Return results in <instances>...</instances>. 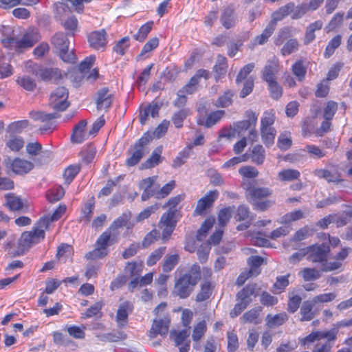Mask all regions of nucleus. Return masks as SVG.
<instances>
[{"label": "nucleus", "mask_w": 352, "mask_h": 352, "mask_svg": "<svg viewBox=\"0 0 352 352\" xmlns=\"http://www.w3.org/2000/svg\"><path fill=\"white\" fill-rule=\"evenodd\" d=\"M308 63L304 60L300 59L295 62L292 67L293 74L297 78L298 81H303L307 74Z\"/></svg>", "instance_id": "26"}, {"label": "nucleus", "mask_w": 352, "mask_h": 352, "mask_svg": "<svg viewBox=\"0 0 352 352\" xmlns=\"http://www.w3.org/2000/svg\"><path fill=\"white\" fill-rule=\"evenodd\" d=\"M207 330L206 322L201 320L194 327L192 338L194 341H199L205 334Z\"/></svg>", "instance_id": "52"}, {"label": "nucleus", "mask_w": 352, "mask_h": 352, "mask_svg": "<svg viewBox=\"0 0 352 352\" xmlns=\"http://www.w3.org/2000/svg\"><path fill=\"white\" fill-rule=\"evenodd\" d=\"M293 8V2H289L286 5L280 7L278 10L272 13V19L269 24L276 28L277 22L281 21L285 16H288L291 13Z\"/></svg>", "instance_id": "19"}, {"label": "nucleus", "mask_w": 352, "mask_h": 352, "mask_svg": "<svg viewBox=\"0 0 352 352\" xmlns=\"http://www.w3.org/2000/svg\"><path fill=\"white\" fill-rule=\"evenodd\" d=\"M210 77V72L208 70L200 69L190 79L189 82L183 87L179 92L192 94L197 90V86L201 78L208 79Z\"/></svg>", "instance_id": "9"}, {"label": "nucleus", "mask_w": 352, "mask_h": 352, "mask_svg": "<svg viewBox=\"0 0 352 352\" xmlns=\"http://www.w3.org/2000/svg\"><path fill=\"white\" fill-rule=\"evenodd\" d=\"M248 120H241L233 123L232 126L236 133L240 134L242 131L248 130L252 125L255 126L257 121V116L252 111L246 112Z\"/></svg>", "instance_id": "18"}, {"label": "nucleus", "mask_w": 352, "mask_h": 352, "mask_svg": "<svg viewBox=\"0 0 352 352\" xmlns=\"http://www.w3.org/2000/svg\"><path fill=\"white\" fill-rule=\"evenodd\" d=\"M187 116L188 113L186 109H181L173 114L172 117V121L176 128L179 129L182 127L183 122L186 118Z\"/></svg>", "instance_id": "60"}, {"label": "nucleus", "mask_w": 352, "mask_h": 352, "mask_svg": "<svg viewBox=\"0 0 352 352\" xmlns=\"http://www.w3.org/2000/svg\"><path fill=\"white\" fill-rule=\"evenodd\" d=\"M320 269L305 267L299 272V275L305 281H314L320 278Z\"/></svg>", "instance_id": "35"}, {"label": "nucleus", "mask_w": 352, "mask_h": 352, "mask_svg": "<svg viewBox=\"0 0 352 352\" xmlns=\"http://www.w3.org/2000/svg\"><path fill=\"white\" fill-rule=\"evenodd\" d=\"M177 210H172V208H169L168 210L164 213L161 217L160 225L162 226H176L177 219L176 213Z\"/></svg>", "instance_id": "34"}, {"label": "nucleus", "mask_w": 352, "mask_h": 352, "mask_svg": "<svg viewBox=\"0 0 352 352\" xmlns=\"http://www.w3.org/2000/svg\"><path fill=\"white\" fill-rule=\"evenodd\" d=\"M338 110V103L333 100L327 102L324 109L323 117L325 120H332Z\"/></svg>", "instance_id": "54"}, {"label": "nucleus", "mask_w": 352, "mask_h": 352, "mask_svg": "<svg viewBox=\"0 0 352 352\" xmlns=\"http://www.w3.org/2000/svg\"><path fill=\"white\" fill-rule=\"evenodd\" d=\"M189 331L187 329H184L179 331H171L170 337L174 340L176 346L182 345L185 342H186L187 338L189 336Z\"/></svg>", "instance_id": "43"}, {"label": "nucleus", "mask_w": 352, "mask_h": 352, "mask_svg": "<svg viewBox=\"0 0 352 352\" xmlns=\"http://www.w3.org/2000/svg\"><path fill=\"white\" fill-rule=\"evenodd\" d=\"M113 94L107 87L99 89L97 92L96 107L98 110L109 109L113 102Z\"/></svg>", "instance_id": "11"}, {"label": "nucleus", "mask_w": 352, "mask_h": 352, "mask_svg": "<svg viewBox=\"0 0 352 352\" xmlns=\"http://www.w3.org/2000/svg\"><path fill=\"white\" fill-rule=\"evenodd\" d=\"M299 47V42L296 38H290L283 46L280 53L283 56H286L298 51Z\"/></svg>", "instance_id": "40"}, {"label": "nucleus", "mask_w": 352, "mask_h": 352, "mask_svg": "<svg viewBox=\"0 0 352 352\" xmlns=\"http://www.w3.org/2000/svg\"><path fill=\"white\" fill-rule=\"evenodd\" d=\"M153 25V22L149 21L142 25L138 33L133 36L134 38L140 42L144 41L152 30Z\"/></svg>", "instance_id": "45"}, {"label": "nucleus", "mask_w": 352, "mask_h": 352, "mask_svg": "<svg viewBox=\"0 0 352 352\" xmlns=\"http://www.w3.org/2000/svg\"><path fill=\"white\" fill-rule=\"evenodd\" d=\"M179 261V256L173 254L166 256L163 264V270L165 272H170Z\"/></svg>", "instance_id": "63"}, {"label": "nucleus", "mask_w": 352, "mask_h": 352, "mask_svg": "<svg viewBox=\"0 0 352 352\" xmlns=\"http://www.w3.org/2000/svg\"><path fill=\"white\" fill-rule=\"evenodd\" d=\"M96 153V148L94 145L89 144L85 147L80 153L82 160L85 163L91 162L95 157Z\"/></svg>", "instance_id": "50"}, {"label": "nucleus", "mask_w": 352, "mask_h": 352, "mask_svg": "<svg viewBox=\"0 0 352 352\" xmlns=\"http://www.w3.org/2000/svg\"><path fill=\"white\" fill-rule=\"evenodd\" d=\"M219 192L217 190H210L202 198H201L197 204L195 210H194L195 215H202L205 213L206 210L210 208L218 198Z\"/></svg>", "instance_id": "7"}, {"label": "nucleus", "mask_w": 352, "mask_h": 352, "mask_svg": "<svg viewBox=\"0 0 352 352\" xmlns=\"http://www.w3.org/2000/svg\"><path fill=\"white\" fill-rule=\"evenodd\" d=\"M162 152V146H157L153 151L151 157L146 160V161L142 164V166L145 168H151L157 166L162 160L161 154Z\"/></svg>", "instance_id": "30"}, {"label": "nucleus", "mask_w": 352, "mask_h": 352, "mask_svg": "<svg viewBox=\"0 0 352 352\" xmlns=\"http://www.w3.org/2000/svg\"><path fill=\"white\" fill-rule=\"evenodd\" d=\"M234 96V92L230 89H228L221 95L214 102V106L217 107L226 108L232 104V98Z\"/></svg>", "instance_id": "33"}, {"label": "nucleus", "mask_w": 352, "mask_h": 352, "mask_svg": "<svg viewBox=\"0 0 352 352\" xmlns=\"http://www.w3.org/2000/svg\"><path fill=\"white\" fill-rule=\"evenodd\" d=\"M314 174L319 178L326 179L328 182H340V179L336 175L333 174L331 172L326 169H316L314 171Z\"/></svg>", "instance_id": "49"}, {"label": "nucleus", "mask_w": 352, "mask_h": 352, "mask_svg": "<svg viewBox=\"0 0 352 352\" xmlns=\"http://www.w3.org/2000/svg\"><path fill=\"white\" fill-rule=\"evenodd\" d=\"M108 254V248H102L98 246H95V248L92 251L87 252L85 257L87 260H97L105 257Z\"/></svg>", "instance_id": "42"}, {"label": "nucleus", "mask_w": 352, "mask_h": 352, "mask_svg": "<svg viewBox=\"0 0 352 352\" xmlns=\"http://www.w3.org/2000/svg\"><path fill=\"white\" fill-rule=\"evenodd\" d=\"M104 305L102 302H97L94 305L88 308L86 311L82 314V318H89L94 316H96L100 314V316H102L101 309Z\"/></svg>", "instance_id": "48"}, {"label": "nucleus", "mask_w": 352, "mask_h": 352, "mask_svg": "<svg viewBox=\"0 0 352 352\" xmlns=\"http://www.w3.org/2000/svg\"><path fill=\"white\" fill-rule=\"evenodd\" d=\"M6 206L11 211H26L28 206L24 201L19 196L13 193H8L5 196Z\"/></svg>", "instance_id": "13"}, {"label": "nucleus", "mask_w": 352, "mask_h": 352, "mask_svg": "<svg viewBox=\"0 0 352 352\" xmlns=\"http://www.w3.org/2000/svg\"><path fill=\"white\" fill-rule=\"evenodd\" d=\"M40 39L37 33H28L23 35L21 39H18V52L32 47Z\"/></svg>", "instance_id": "21"}, {"label": "nucleus", "mask_w": 352, "mask_h": 352, "mask_svg": "<svg viewBox=\"0 0 352 352\" xmlns=\"http://www.w3.org/2000/svg\"><path fill=\"white\" fill-rule=\"evenodd\" d=\"M50 224L48 218H41L32 228L31 231L22 233L19 240V245L21 250H28L32 245L38 243L45 238V230Z\"/></svg>", "instance_id": "1"}, {"label": "nucleus", "mask_w": 352, "mask_h": 352, "mask_svg": "<svg viewBox=\"0 0 352 352\" xmlns=\"http://www.w3.org/2000/svg\"><path fill=\"white\" fill-rule=\"evenodd\" d=\"M87 121L82 120L80 121L73 129V133L71 135V141L73 143L80 144L89 138L88 133L85 131Z\"/></svg>", "instance_id": "17"}, {"label": "nucleus", "mask_w": 352, "mask_h": 352, "mask_svg": "<svg viewBox=\"0 0 352 352\" xmlns=\"http://www.w3.org/2000/svg\"><path fill=\"white\" fill-rule=\"evenodd\" d=\"M65 195V190L63 187L58 186L55 189L49 191L47 195V199L50 202L54 203L59 201Z\"/></svg>", "instance_id": "58"}, {"label": "nucleus", "mask_w": 352, "mask_h": 352, "mask_svg": "<svg viewBox=\"0 0 352 352\" xmlns=\"http://www.w3.org/2000/svg\"><path fill=\"white\" fill-rule=\"evenodd\" d=\"M143 263L142 262H128L125 267V271L129 274L130 276H135L142 272Z\"/></svg>", "instance_id": "56"}, {"label": "nucleus", "mask_w": 352, "mask_h": 352, "mask_svg": "<svg viewBox=\"0 0 352 352\" xmlns=\"http://www.w3.org/2000/svg\"><path fill=\"white\" fill-rule=\"evenodd\" d=\"M262 140L266 146H270L274 143L276 135V131L274 128L263 129L261 131Z\"/></svg>", "instance_id": "59"}, {"label": "nucleus", "mask_w": 352, "mask_h": 352, "mask_svg": "<svg viewBox=\"0 0 352 352\" xmlns=\"http://www.w3.org/2000/svg\"><path fill=\"white\" fill-rule=\"evenodd\" d=\"M69 92L64 87H58L50 95V104L52 109L56 111H65L69 105L67 101Z\"/></svg>", "instance_id": "5"}, {"label": "nucleus", "mask_w": 352, "mask_h": 352, "mask_svg": "<svg viewBox=\"0 0 352 352\" xmlns=\"http://www.w3.org/2000/svg\"><path fill=\"white\" fill-rule=\"evenodd\" d=\"M170 319L168 316L162 318L153 320L151 329L149 331L151 338H155L157 335H165L168 333Z\"/></svg>", "instance_id": "8"}, {"label": "nucleus", "mask_w": 352, "mask_h": 352, "mask_svg": "<svg viewBox=\"0 0 352 352\" xmlns=\"http://www.w3.org/2000/svg\"><path fill=\"white\" fill-rule=\"evenodd\" d=\"M274 30L275 28L268 23L262 34L255 38L256 44L263 45L266 43Z\"/></svg>", "instance_id": "55"}, {"label": "nucleus", "mask_w": 352, "mask_h": 352, "mask_svg": "<svg viewBox=\"0 0 352 352\" xmlns=\"http://www.w3.org/2000/svg\"><path fill=\"white\" fill-rule=\"evenodd\" d=\"M30 116L33 120L41 122H47L58 117L57 113H45L42 111L32 112Z\"/></svg>", "instance_id": "53"}, {"label": "nucleus", "mask_w": 352, "mask_h": 352, "mask_svg": "<svg viewBox=\"0 0 352 352\" xmlns=\"http://www.w3.org/2000/svg\"><path fill=\"white\" fill-rule=\"evenodd\" d=\"M52 44L59 51L60 58L67 63L74 62L76 57L72 51H69V40L63 32L54 34L51 39Z\"/></svg>", "instance_id": "2"}, {"label": "nucleus", "mask_w": 352, "mask_h": 352, "mask_svg": "<svg viewBox=\"0 0 352 352\" xmlns=\"http://www.w3.org/2000/svg\"><path fill=\"white\" fill-rule=\"evenodd\" d=\"M251 157L252 162L257 165L262 164L265 159V151L264 148L260 144L254 146L252 151Z\"/></svg>", "instance_id": "38"}, {"label": "nucleus", "mask_w": 352, "mask_h": 352, "mask_svg": "<svg viewBox=\"0 0 352 352\" xmlns=\"http://www.w3.org/2000/svg\"><path fill=\"white\" fill-rule=\"evenodd\" d=\"M323 23L322 21H316L310 23L306 28L305 34L304 37V44L308 45L314 41L316 38L315 32L322 29Z\"/></svg>", "instance_id": "23"}, {"label": "nucleus", "mask_w": 352, "mask_h": 352, "mask_svg": "<svg viewBox=\"0 0 352 352\" xmlns=\"http://www.w3.org/2000/svg\"><path fill=\"white\" fill-rule=\"evenodd\" d=\"M227 58L225 56L219 54L217 58V63L214 67V69L216 73L215 78L217 80L226 74L227 72Z\"/></svg>", "instance_id": "31"}, {"label": "nucleus", "mask_w": 352, "mask_h": 352, "mask_svg": "<svg viewBox=\"0 0 352 352\" xmlns=\"http://www.w3.org/2000/svg\"><path fill=\"white\" fill-rule=\"evenodd\" d=\"M256 288V284H248L236 295L238 301H241L247 305H249L252 302V296L254 294Z\"/></svg>", "instance_id": "25"}, {"label": "nucleus", "mask_w": 352, "mask_h": 352, "mask_svg": "<svg viewBox=\"0 0 352 352\" xmlns=\"http://www.w3.org/2000/svg\"><path fill=\"white\" fill-rule=\"evenodd\" d=\"M267 323L270 327H275L282 325L288 320V316L286 313H280L275 316L267 315Z\"/></svg>", "instance_id": "36"}, {"label": "nucleus", "mask_w": 352, "mask_h": 352, "mask_svg": "<svg viewBox=\"0 0 352 352\" xmlns=\"http://www.w3.org/2000/svg\"><path fill=\"white\" fill-rule=\"evenodd\" d=\"M300 177V173L296 169H283L277 175L278 180L281 182H292L297 180Z\"/></svg>", "instance_id": "32"}, {"label": "nucleus", "mask_w": 352, "mask_h": 352, "mask_svg": "<svg viewBox=\"0 0 352 352\" xmlns=\"http://www.w3.org/2000/svg\"><path fill=\"white\" fill-rule=\"evenodd\" d=\"M306 253L307 260L314 263H318L320 267L329 257L330 248L329 245L324 244L314 245L307 248Z\"/></svg>", "instance_id": "4"}, {"label": "nucleus", "mask_w": 352, "mask_h": 352, "mask_svg": "<svg viewBox=\"0 0 352 352\" xmlns=\"http://www.w3.org/2000/svg\"><path fill=\"white\" fill-rule=\"evenodd\" d=\"M153 67V64H151L148 66H147L141 73L140 76L138 77L137 80V85L138 87L140 90H144V85L149 79L150 75H151V70Z\"/></svg>", "instance_id": "51"}, {"label": "nucleus", "mask_w": 352, "mask_h": 352, "mask_svg": "<svg viewBox=\"0 0 352 352\" xmlns=\"http://www.w3.org/2000/svg\"><path fill=\"white\" fill-rule=\"evenodd\" d=\"M196 284H194L190 278L182 275L175 282L173 293L180 298H188L194 289Z\"/></svg>", "instance_id": "6"}, {"label": "nucleus", "mask_w": 352, "mask_h": 352, "mask_svg": "<svg viewBox=\"0 0 352 352\" xmlns=\"http://www.w3.org/2000/svg\"><path fill=\"white\" fill-rule=\"evenodd\" d=\"M176 184L175 181L171 180L162 188H160V186L157 185V189L155 190L156 192V199H162L166 197L175 188Z\"/></svg>", "instance_id": "37"}, {"label": "nucleus", "mask_w": 352, "mask_h": 352, "mask_svg": "<svg viewBox=\"0 0 352 352\" xmlns=\"http://www.w3.org/2000/svg\"><path fill=\"white\" fill-rule=\"evenodd\" d=\"M38 78L45 82H56L63 78V74L58 68L42 67Z\"/></svg>", "instance_id": "16"}, {"label": "nucleus", "mask_w": 352, "mask_h": 352, "mask_svg": "<svg viewBox=\"0 0 352 352\" xmlns=\"http://www.w3.org/2000/svg\"><path fill=\"white\" fill-rule=\"evenodd\" d=\"M225 111L223 110H217L211 112L207 117L204 126L207 128H210L213 125L218 123L221 119L225 115Z\"/></svg>", "instance_id": "41"}, {"label": "nucleus", "mask_w": 352, "mask_h": 352, "mask_svg": "<svg viewBox=\"0 0 352 352\" xmlns=\"http://www.w3.org/2000/svg\"><path fill=\"white\" fill-rule=\"evenodd\" d=\"M88 42L90 47L98 50L104 48L107 45V32L102 29L98 31H94L90 33L88 36Z\"/></svg>", "instance_id": "10"}, {"label": "nucleus", "mask_w": 352, "mask_h": 352, "mask_svg": "<svg viewBox=\"0 0 352 352\" xmlns=\"http://www.w3.org/2000/svg\"><path fill=\"white\" fill-rule=\"evenodd\" d=\"M133 308V306L129 301H125L120 305L116 317L119 327H124L127 324L129 314Z\"/></svg>", "instance_id": "14"}, {"label": "nucleus", "mask_w": 352, "mask_h": 352, "mask_svg": "<svg viewBox=\"0 0 352 352\" xmlns=\"http://www.w3.org/2000/svg\"><path fill=\"white\" fill-rule=\"evenodd\" d=\"M220 22L226 29H230L237 23L235 10L232 6L224 8L220 17Z\"/></svg>", "instance_id": "12"}, {"label": "nucleus", "mask_w": 352, "mask_h": 352, "mask_svg": "<svg viewBox=\"0 0 352 352\" xmlns=\"http://www.w3.org/2000/svg\"><path fill=\"white\" fill-rule=\"evenodd\" d=\"M212 292V287L210 282H206L201 285V289L196 296L197 302H203L210 298Z\"/></svg>", "instance_id": "39"}, {"label": "nucleus", "mask_w": 352, "mask_h": 352, "mask_svg": "<svg viewBox=\"0 0 352 352\" xmlns=\"http://www.w3.org/2000/svg\"><path fill=\"white\" fill-rule=\"evenodd\" d=\"M184 275L190 278L191 281L194 284H197L199 280L201 279V268L197 264H194L190 267L189 272Z\"/></svg>", "instance_id": "61"}, {"label": "nucleus", "mask_w": 352, "mask_h": 352, "mask_svg": "<svg viewBox=\"0 0 352 352\" xmlns=\"http://www.w3.org/2000/svg\"><path fill=\"white\" fill-rule=\"evenodd\" d=\"M152 141V135L149 132L145 133L133 146V150L131 156L126 159V164L129 166H133L139 163L146 151V146Z\"/></svg>", "instance_id": "3"}, {"label": "nucleus", "mask_w": 352, "mask_h": 352, "mask_svg": "<svg viewBox=\"0 0 352 352\" xmlns=\"http://www.w3.org/2000/svg\"><path fill=\"white\" fill-rule=\"evenodd\" d=\"M157 177H149L145 178L140 181V188L143 190H147L151 191H155L157 189V185L155 184V182L156 181Z\"/></svg>", "instance_id": "62"}, {"label": "nucleus", "mask_w": 352, "mask_h": 352, "mask_svg": "<svg viewBox=\"0 0 352 352\" xmlns=\"http://www.w3.org/2000/svg\"><path fill=\"white\" fill-rule=\"evenodd\" d=\"M272 195V190L267 187H250L248 190L250 202L261 200Z\"/></svg>", "instance_id": "15"}, {"label": "nucleus", "mask_w": 352, "mask_h": 352, "mask_svg": "<svg viewBox=\"0 0 352 352\" xmlns=\"http://www.w3.org/2000/svg\"><path fill=\"white\" fill-rule=\"evenodd\" d=\"M118 235V233L111 232L107 229L99 236L96 241L95 246H98L102 248H108L109 245L113 243Z\"/></svg>", "instance_id": "24"}, {"label": "nucleus", "mask_w": 352, "mask_h": 352, "mask_svg": "<svg viewBox=\"0 0 352 352\" xmlns=\"http://www.w3.org/2000/svg\"><path fill=\"white\" fill-rule=\"evenodd\" d=\"M166 249V247H160L154 250L146 261L147 265L153 266L155 265L164 254Z\"/></svg>", "instance_id": "57"}, {"label": "nucleus", "mask_w": 352, "mask_h": 352, "mask_svg": "<svg viewBox=\"0 0 352 352\" xmlns=\"http://www.w3.org/2000/svg\"><path fill=\"white\" fill-rule=\"evenodd\" d=\"M34 167L33 164L25 160L15 159L12 163V169L16 174H25L30 172Z\"/></svg>", "instance_id": "22"}, {"label": "nucleus", "mask_w": 352, "mask_h": 352, "mask_svg": "<svg viewBox=\"0 0 352 352\" xmlns=\"http://www.w3.org/2000/svg\"><path fill=\"white\" fill-rule=\"evenodd\" d=\"M160 106L157 103H152L141 108L140 112V122L142 124H145L148 118L151 116L153 118L158 116Z\"/></svg>", "instance_id": "20"}, {"label": "nucleus", "mask_w": 352, "mask_h": 352, "mask_svg": "<svg viewBox=\"0 0 352 352\" xmlns=\"http://www.w3.org/2000/svg\"><path fill=\"white\" fill-rule=\"evenodd\" d=\"M131 218V212L130 211H125L119 217L116 219L113 223L110 225L108 230L111 232L117 233L116 231L118 228H121L126 226Z\"/></svg>", "instance_id": "28"}, {"label": "nucleus", "mask_w": 352, "mask_h": 352, "mask_svg": "<svg viewBox=\"0 0 352 352\" xmlns=\"http://www.w3.org/2000/svg\"><path fill=\"white\" fill-rule=\"evenodd\" d=\"M309 11H310V10L309 9L308 6H307V3H302L297 6H295V4L294 3V8L290 13L292 14L291 17L292 19L295 20L301 19Z\"/></svg>", "instance_id": "46"}, {"label": "nucleus", "mask_w": 352, "mask_h": 352, "mask_svg": "<svg viewBox=\"0 0 352 352\" xmlns=\"http://www.w3.org/2000/svg\"><path fill=\"white\" fill-rule=\"evenodd\" d=\"M341 41L342 36L337 35L329 42L324 54L325 58H329L333 54L335 50L340 45Z\"/></svg>", "instance_id": "47"}, {"label": "nucleus", "mask_w": 352, "mask_h": 352, "mask_svg": "<svg viewBox=\"0 0 352 352\" xmlns=\"http://www.w3.org/2000/svg\"><path fill=\"white\" fill-rule=\"evenodd\" d=\"M315 305L312 300H305L300 307L301 321H310L315 317L313 307Z\"/></svg>", "instance_id": "29"}, {"label": "nucleus", "mask_w": 352, "mask_h": 352, "mask_svg": "<svg viewBox=\"0 0 352 352\" xmlns=\"http://www.w3.org/2000/svg\"><path fill=\"white\" fill-rule=\"evenodd\" d=\"M278 72V65L275 62L269 61L263 70V78L265 81L272 82L276 80V74Z\"/></svg>", "instance_id": "27"}, {"label": "nucleus", "mask_w": 352, "mask_h": 352, "mask_svg": "<svg viewBox=\"0 0 352 352\" xmlns=\"http://www.w3.org/2000/svg\"><path fill=\"white\" fill-rule=\"evenodd\" d=\"M16 82L27 91H32L36 87V83L34 79L28 76L18 77Z\"/></svg>", "instance_id": "44"}, {"label": "nucleus", "mask_w": 352, "mask_h": 352, "mask_svg": "<svg viewBox=\"0 0 352 352\" xmlns=\"http://www.w3.org/2000/svg\"><path fill=\"white\" fill-rule=\"evenodd\" d=\"M278 146L281 150H287L292 146V141L290 134L288 133H281L278 138Z\"/></svg>", "instance_id": "64"}]
</instances>
